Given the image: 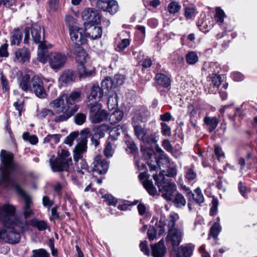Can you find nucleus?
Wrapping results in <instances>:
<instances>
[{"instance_id": "4468645a", "label": "nucleus", "mask_w": 257, "mask_h": 257, "mask_svg": "<svg viewBox=\"0 0 257 257\" xmlns=\"http://www.w3.org/2000/svg\"><path fill=\"white\" fill-rule=\"evenodd\" d=\"M96 7L99 9L107 12L111 15L115 14L118 9L117 3L114 0H98L96 4Z\"/></svg>"}, {"instance_id": "c9c22d12", "label": "nucleus", "mask_w": 257, "mask_h": 257, "mask_svg": "<svg viewBox=\"0 0 257 257\" xmlns=\"http://www.w3.org/2000/svg\"><path fill=\"white\" fill-rule=\"evenodd\" d=\"M31 35L35 43L40 42L41 27L37 25H33L31 28Z\"/></svg>"}, {"instance_id": "a211bd4d", "label": "nucleus", "mask_w": 257, "mask_h": 257, "mask_svg": "<svg viewBox=\"0 0 257 257\" xmlns=\"http://www.w3.org/2000/svg\"><path fill=\"white\" fill-rule=\"evenodd\" d=\"M52 47V45L46 41H43L40 43L38 50V60L39 62L44 64L47 62V50Z\"/></svg>"}, {"instance_id": "f3484780", "label": "nucleus", "mask_w": 257, "mask_h": 257, "mask_svg": "<svg viewBox=\"0 0 257 257\" xmlns=\"http://www.w3.org/2000/svg\"><path fill=\"white\" fill-rule=\"evenodd\" d=\"M134 131L136 136L138 139L142 141L143 142L147 143L155 141L154 138L150 136L146 129L142 127L141 126L137 125V124H134Z\"/></svg>"}, {"instance_id": "f8f14e48", "label": "nucleus", "mask_w": 257, "mask_h": 257, "mask_svg": "<svg viewBox=\"0 0 257 257\" xmlns=\"http://www.w3.org/2000/svg\"><path fill=\"white\" fill-rule=\"evenodd\" d=\"M36 95L40 98H44L47 94L42 79L38 76H35L31 79V88Z\"/></svg>"}, {"instance_id": "bb28decb", "label": "nucleus", "mask_w": 257, "mask_h": 257, "mask_svg": "<svg viewBox=\"0 0 257 257\" xmlns=\"http://www.w3.org/2000/svg\"><path fill=\"white\" fill-rule=\"evenodd\" d=\"M187 197L188 199L192 198L193 200L198 204H200L204 202V197L202 193L201 190L198 187L194 191V193L192 191H189L187 194Z\"/></svg>"}, {"instance_id": "412c9836", "label": "nucleus", "mask_w": 257, "mask_h": 257, "mask_svg": "<svg viewBox=\"0 0 257 257\" xmlns=\"http://www.w3.org/2000/svg\"><path fill=\"white\" fill-rule=\"evenodd\" d=\"M150 116V112L145 108H142L134 114L133 117V124L139 123L140 122L146 121Z\"/></svg>"}, {"instance_id": "5701e85b", "label": "nucleus", "mask_w": 257, "mask_h": 257, "mask_svg": "<svg viewBox=\"0 0 257 257\" xmlns=\"http://www.w3.org/2000/svg\"><path fill=\"white\" fill-rule=\"evenodd\" d=\"M102 96L103 91L99 86L94 85L91 88L89 95L88 96V103H98Z\"/></svg>"}, {"instance_id": "f704fd0d", "label": "nucleus", "mask_w": 257, "mask_h": 257, "mask_svg": "<svg viewBox=\"0 0 257 257\" xmlns=\"http://www.w3.org/2000/svg\"><path fill=\"white\" fill-rule=\"evenodd\" d=\"M22 33L18 29H15L12 33L11 36L10 38L11 45H19L22 39Z\"/></svg>"}, {"instance_id": "20e7f679", "label": "nucleus", "mask_w": 257, "mask_h": 257, "mask_svg": "<svg viewBox=\"0 0 257 257\" xmlns=\"http://www.w3.org/2000/svg\"><path fill=\"white\" fill-rule=\"evenodd\" d=\"M91 135L88 128H85L81 133L80 141L74 150V160L77 166L78 172L84 174L88 172V166L85 160L82 158V154L87 151V139Z\"/></svg>"}, {"instance_id": "c03bdc74", "label": "nucleus", "mask_w": 257, "mask_h": 257, "mask_svg": "<svg viewBox=\"0 0 257 257\" xmlns=\"http://www.w3.org/2000/svg\"><path fill=\"white\" fill-rule=\"evenodd\" d=\"M221 227L218 223H215L213 224L210 229L209 235L212 237L216 238L219 233L220 232Z\"/></svg>"}, {"instance_id": "2f4dec72", "label": "nucleus", "mask_w": 257, "mask_h": 257, "mask_svg": "<svg viewBox=\"0 0 257 257\" xmlns=\"http://www.w3.org/2000/svg\"><path fill=\"white\" fill-rule=\"evenodd\" d=\"M203 121L208 126V130L210 133L213 131L219 123V120L217 117L208 116H206L204 118Z\"/></svg>"}, {"instance_id": "473e14b6", "label": "nucleus", "mask_w": 257, "mask_h": 257, "mask_svg": "<svg viewBox=\"0 0 257 257\" xmlns=\"http://www.w3.org/2000/svg\"><path fill=\"white\" fill-rule=\"evenodd\" d=\"M192 253V249L189 246H181L175 255L172 253L171 257H190Z\"/></svg>"}, {"instance_id": "9b49d317", "label": "nucleus", "mask_w": 257, "mask_h": 257, "mask_svg": "<svg viewBox=\"0 0 257 257\" xmlns=\"http://www.w3.org/2000/svg\"><path fill=\"white\" fill-rule=\"evenodd\" d=\"M69 35L71 41L74 42L76 45L80 46L86 43V39L85 31L82 28L78 27L70 28Z\"/></svg>"}, {"instance_id": "680f3d73", "label": "nucleus", "mask_w": 257, "mask_h": 257, "mask_svg": "<svg viewBox=\"0 0 257 257\" xmlns=\"http://www.w3.org/2000/svg\"><path fill=\"white\" fill-rule=\"evenodd\" d=\"M196 177V173L192 169H188L186 171L185 178L188 181H192Z\"/></svg>"}, {"instance_id": "f03ea898", "label": "nucleus", "mask_w": 257, "mask_h": 257, "mask_svg": "<svg viewBox=\"0 0 257 257\" xmlns=\"http://www.w3.org/2000/svg\"><path fill=\"white\" fill-rule=\"evenodd\" d=\"M80 93L73 92L69 96L66 94L60 95L57 98L51 101L50 105L56 110L58 114L55 118V122L66 121L71 117L79 109V106L75 105L80 101Z\"/></svg>"}, {"instance_id": "bf43d9fd", "label": "nucleus", "mask_w": 257, "mask_h": 257, "mask_svg": "<svg viewBox=\"0 0 257 257\" xmlns=\"http://www.w3.org/2000/svg\"><path fill=\"white\" fill-rule=\"evenodd\" d=\"M161 133L163 135L170 136L171 134L170 127L164 122L161 123Z\"/></svg>"}, {"instance_id": "774afa93", "label": "nucleus", "mask_w": 257, "mask_h": 257, "mask_svg": "<svg viewBox=\"0 0 257 257\" xmlns=\"http://www.w3.org/2000/svg\"><path fill=\"white\" fill-rule=\"evenodd\" d=\"M8 46L7 44H4L2 45L0 47V57H7L9 56V53L8 52Z\"/></svg>"}, {"instance_id": "a18cd8bd", "label": "nucleus", "mask_w": 257, "mask_h": 257, "mask_svg": "<svg viewBox=\"0 0 257 257\" xmlns=\"http://www.w3.org/2000/svg\"><path fill=\"white\" fill-rule=\"evenodd\" d=\"M114 146V143L109 142L108 140L107 141L106 143L105 148L104 150V153L105 156L109 158L112 156V155L114 152L113 146Z\"/></svg>"}, {"instance_id": "de8ad7c7", "label": "nucleus", "mask_w": 257, "mask_h": 257, "mask_svg": "<svg viewBox=\"0 0 257 257\" xmlns=\"http://www.w3.org/2000/svg\"><path fill=\"white\" fill-rule=\"evenodd\" d=\"M23 139L30 142L32 145H36L38 142V139L35 135L30 136L29 133L25 132L23 135Z\"/></svg>"}, {"instance_id": "603ef678", "label": "nucleus", "mask_w": 257, "mask_h": 257, "mask_svg": "<svg viewBox=\"0 0 257 257\" xmlns=\"http://www.w3.org/2000/svg\"><path fill=\"white\" fill-rule=\"evenodd\" d=\"M167 168L168 169L166 171V175L169 177H175L177 173L176 165H174V164H170V165H169V167Z\"/></svg>"}, {"instance_id": "a878e982", "label": "nucleus", "mask_w": 257, "mask_h": 257, "mask_svg": "<svg viewBox=\"0 0 257 257\" xmlns=\"http://www.w3.org/2000/svg\"><path fill=\"white\" fill-rule=\"evenodd\" d=\"M57 116H55V112L52 110L46 108L41 109L37 114V117L40 119L47 118L49 120H51L54 121Z\"/></svg>"}, {"instance_id": "6e6552de", "label": "nucleus", "mask_w": 257, "mask_h": 257, "mask_svg": "<svg viewBox=\"0 0 257 257\" xmlns=\"http://www.w3.org/2000/svg\"><path fill=\"white\" fill-rule=\"evenodd\" d=\"M67 61V57L64 54L60 52H52L47 56L50 67L55 71L63 68Z\"/></svg>"}, {"instance_id": "1a4fd4ad", "label": "nucleus", "mask_w": 257, "mask_h": 257, "mask_svg": "<svg viewBox=\"0 0 257 257\" xmlns=\"http://www.w3.org/2000/svg\"><path fill=\"white\" fill-rule=\"evenodd\" d=\"M81 17L84 21V28L97 24L100 21V16L97 11L91 8H85L81 13Z\"/></svg>"}, {"instance_id": "393cba45", "label": "nucleus", "mask_w": 257, "mask_h": 257, "mask_svg": "<svg viewBox=\"0 0 257 257\" xmlns=\"http://www.w3.org/2000/svg\"><path fill=\"white\" fill-rule=\"evenodd\" d=\"M85 29L86 31L88 37L92 40L97 39L101 36L102 30L100 27L91 25L87 27V28H85Z\"/></svg>"}, {"instance_id": "052dcab7", "label": "nucleus", "mask_w": 257, "mask_h": 257, "mask_svg": "<svg viewBox=\"0 0 257 257\" xmlns=\"http://www.w3.org/2000/svg\"><path fill=\"white\" fill-rule=\"evenodd\" d=\"M65 21L69 26V29L70 30L71 28H75L76 27L75 24H76V20L72 16L68 15L65 17Z\"/></svg>"}, {"instance_id": "7c9ffc66", "label": "nucleus", "mask_w": 257, "mask_h": 257, "mask_svg": "<svg viewBox=\"0 0 257 257\" xmlns=\"http://www.w3.org/2000/svg\"><path fill=\"white\" fill-rule=\"evenodd\" d=\"M110 128L109 125L104 123L95 126L93 128L94 136L98 139L102 138L104 137V133L108 131Z\"/></svg>"}, {"instance_id": "864d4df0", "label": "nucleus", "mask_w": 257, "mask_h": 257, "mask_svg": "<svg viewBox=\"0 0 257 257\" xmlns=\"http://www.w3.org/2000/svg\"><path fill=\"white\" fill-rule=\"evenodd\" d=\"M130 44L129 39H123L117 44L116 50L118 51H122L125 49Z\"/></svg>"}, {"instance_id": "79ce46f5", "label": "nucleus", "mask_w": 257, "mask_h": 257, "mask_svg": "<svg viewBox=\"0 0 257 257\" xmlns=\"http://www.w3.org/2000/svg\"><path fill=\"white\" fill-rule=\"evenodd\" d=\"M208 81L211 82L213 86L218 87L221 83V77L220 75L213 73L211 76L207 78Z\"/></svg>"}, {"instance_id": "0e129e2a", "label": "nucleus", "mask_w": 257, "mask_h": 257, "mask_svg": "<svg viewBox=\"0 0 257 257\" xmlns=\"http://www.w3.org/2000/svg\"><path fill=\"white\" fill-rule=\"evenodd\" d=\"M140 247L142 252L146 255H149L150 254V249L147 245V241H141L140 243Z\"/></svg>"}, {"instance_id": "0eeeda50", "label": "nucleus", "mask_w": 257, "mask_h": 257, "mask_svg": "<svg viewBox=\"0 0 257 257\" xmlns=\"http://www.w3.org/2000/svg\"><path fill=\"white\" fill-rule=\"evenodd\" d=\"M16 207L10 204H5L0 207V220L4 226L10 227L16 222Z\"/></svg>"}, {"instance_id": "ea45409f", "label": "nucleus", "mask_w": 257, "mask_h": 257, "mask_svg": "<svg viewBox=\"0 0 257 257\" xmlns=\"http://www.w3.org/2000/svg\"><path fill=\"white\" fill-rule=\"evenodd\" d=\"M61 136L60 134L48 135L43 140L44 143L58 144L60 142Z\"/></svg>"}, {"instance_id": "58836bf2", "label": "nucleus", "mask_w": 257, "mask_h": 257, "mask_svg": "<svg viewBox=\"0 0 257 257\" xmlns=\"http://www.w3.org/2000/svg\"><path fill=\"white\" fill-rule=\"evenodd\" d=\"M123 116V112L120 110H116L112 113L109 116L111 124H115L120 121Z\"/></svg>"}, {"instance_id": "ddd939ff", "label": "nucleus", "mask_w": 257, "mask_h": 257, "mask_svg": "<svg viewBox=\"0 0 257 257\" xmlns=\"http://www.w3.org/2000/svg\"><path fill=\"white\" fill-rule=\"evenodd\" d=\"M92 165V171L98 174L106 173L108 169V162L100 156L95 157Z\"/></svg>"}, {"instance_id": "4be33fe9", "label": "nucleus", "mask_w": 257, "mask_h": 257, "mask_svg": "<svg viewBox=\"0 0 257 257\" xmlns=\"http://www.w3.org/2000/svg\"><path fill=\"white\" fill-rule=\"evenodd\" d=\"M76 61L78 64H83L87 62L88 55L85 50L80 46H76L73 49Z\"/></svg>"}, {"instance_id": "c85d7f7f", "label": "nucleus", "mask_w": 257, "mask_h": 257, "mask_svg": "<svg viewBox=\"0 0 257 257\" xmlns=\"http://www.w3.org/2000/svg\"><path fill=\"white\" fill-rule=\"evenodd\" d=\"M29 224L34 227H35L40 231H44L49 228V226L47 222L45 220H39L34 218L29 221Z\"/></svg>"}, {"instance_id": "7ed1b4c3", "label": "nucleus", "mask_w": 257, "mask_h": 257, "mask_svg": "<svg viewBox=\"0 0 257 257\" xmlns=\"http://www.w3.org/2000/svg\"><path fill=\"white\" fill-rule=\"evenodd\" d=\"M153 178L162 197L167 201H172L177 208H182L186 201L182 194L177 191L176 184L171 179L166 178L163 172L154 175Z\"/></svg>"}, {"instance_id": "39448f33", "label": "nucleus", "mask_w": 257, "mask_h": 257, "mask_svg": "<svg viewBox=\"0 0 257 257\" xmlns=\"http://www.w3.org/2000/svg\"><path fill=\"white\" fill-rule=\"evenodd\" d=\"M49 163L53 172H58L67 171L69 166L72 164V159L69 152L65 150H61L57 153L56 157L54 155H49Z\"/></svg>"}, {"instance_id": "cd10ccee", "label": "nucleus", "mask_w": 257, "mask_h": 257, "mask_svg": "<svg viewBox=\"0 0 257 257\" xmlns=\"http://www.w3.org/2000/svg\"><path fill=\"white\" fill-rule=\"evenodd\" d=\"M155 78L157 84L163 87L167 88L171 84L170 78L164 74L158 73Z\"/></svg>"}, {"instance_id": "f257e3e1", "label": "nucleus", "mask_w": 257, "mask_h": 257, "mask_svg": "<svg viewBox=\"0 0 257 257\" xmlns=\"http://www.w3.org/2000/svg\"><path fill=\"white\" fill-rule=\"evenodd\" d=\"M0 157L3 165V167L1 169L2 175L0 183L5 186H14L17 192L24 199L25 206L23 209V213L25 219H27L34 214V211L31 208L32 201L31 197L21 188L20 185L16 183L14 179L10 176L11 173L14 171L16 169L14 163V155L5 150H2Z\"/></svg>"}, {"instance_id": "3c124183", "label": "nucleus", "mask_w": 257, "mask_h": 257, "mask_svg": "<svg viewBox=\"0 0 257 257\" xmlns=\"http://www.w3.org/2000/svg\"><path fill=\"white\" fill-rule=\"evenodd\" d=\"M181 7L177 2H173L170 3L168 7L169 12L171 14H176L178 13Z\"/></svg>"}, {"instance_id": "b1692460", "label": "nucleus", "mask_w": 257, "mask_h": 257, "mask_svg": "<svg viewBox=\"0 0 257 257\" xmlns=\"http://www.w3.org/2000/svg\"><path fill=\"white\" fill-rule=\"evenodd\" d=\"M4 238L6 240L12 244L18 243L20 240L21 235L18 232L14 231H6L1 232L0 231V238Z\"/></svg>"}, {"instance_id": "8fccbe9b", "label": "nucleus", "mask_w": 257, "mask_h": 257, "mask_svg": "<svg viewBox=\"0 0 257 257\" xmlns=\"http://www.w3.org/2000/svg\"><path fill=\"white\" fill-rule=\"evenodd\" d=\"M157 165L161 168V166L163 167H168L170 165L169 159L168 157L162 156L160 157L158 160L157 161Z\"/></svg>"}, {"instance_id": "49530a36", "label": "nucleus", "mask_w": 257, "mask_h": 257, "mask_svg": "<svg viewBox=\"0 0 257 257\" xmlns=\"http://www.w3.org/2000/svg\"><path fill=\"white\" fill-rule=\"evenodd\" d=\"M86 115L83 113H78L74 117V121L78 125L83 124L86 121Z\"/></svg>"}, {"instance_id": "423d86ee", "label": "nucleus", "mask_w": 257, "mask_h": 257, "mask_svg": "<svg viewBox=\"0 0 257 257\" xmlns=\"http://www.w3.org/2000/svg\"><path fill=\"white\" fill-rule=\"evenodd\" d=\"M89 108V119L93 123H99L107 120L109 113L107 111L102 109L101 105L98 103L87 104Z\"/></svg>"}, {"instance_id": "4d7b16f0", "label": "nucleus", "mask_w": 257, "mask_h": 257, "mask_svg": "<svg viewBox=\"0 0 257 257\" xmlns=\"http://www.w3.org/2000/svg\"><path fill=\"white\" fill-rule=\"evenodd\" d=\"M117 105L116 96H110L107 100V106L109 109H113Z\"/></svg>"}, {"instance_id": "13d9d810", "label": "nucleus", "mask_w": 257, "mask_h": 257, "mask_svg": "<svg viewBox=\"0 0 257 257\" xmlns=\"http://www.w3.org/2000/svg\"><path fill=\"white\" fill-rule=\"evenodd\" d=\"M34 257H50L49 254L44 249L33 250Z\"/></svg>"}, {"instance_id": "5fc2aeb1", "label": "nucleus", "mask_w": 257, "mask_h": 257, "mask_svg": "<svg viewBox=\"0 0 257 257\" xmlns=\"http://www.w3.org/2000/svg\"><path fill=\"white\" fill-rule=\"evenodd\" d=\"M113 83L110 78H106L102 81L101 84V88L103 90L107 89L108 90L109 89L111 88L113 86Z\"/></svg>"}, {"instance_id": "338daca9", "label": "nucleus", "mask_w": 257, "mask_h": 257, "mask_svg": "<svg viewBox=\"0 0 257 257\" xmlns=\"http://www.w3.org/2000/svg\"><path fill=\"white\" fill-rule=\"evenodd\" d=\"M238 190L241 195L244 198H247V190L246 186L242 183V182H240L238 185Z\"/></svg>"}, {"instance_id": "09e8293b", "label": "nucleus", "mask_w": 257, "mask_h": 257, "mask_svg": "<svg viewBox=\"0 0 257 257\" xmlns=\"http://www.w3.org/2000/svg\"><path fill=\"white\" fill-rule=\"evenodd\" d=\"M125 144L126 146V150L127 151L129 150L131 153H133L136 152L138 150L136 145L131 138H128L127 140H126L125 141Z\"/></svg>"}, {"instance_id": "e433bc0d", "label": "nucleus", "mask_w": 257, "mask_h": 257, "mask_svg": "<svg viewBox=\"0 0 257 257\" xmlns=\"http://www.w3.org/2000/svg\"><path fill=\"white\" fill-rule=\"evenodd\" d=\"M179 219V216L177 213H172L169 215L166 221V224L168 230L172 228H176L175 225L176 222Z\"/></svg>"}, {"instance_id": "4c0bfd02", "label": "nucleus", "mask_w": 257, "mask_h": 257, "mask_svg": "<svg viewBox=\"0 0 257 257\" xmlns=\"http://www.w3.org/2000/svg\"><path fill=\"white\" fill-rule=\"evenodd\" d=\"M19 85L24 91H27L31 88V84H30V76L28 75L24 76L20 80Z\"/></svg>"}, {"instance_id": "a19ab883", "label": "nucleus", "mask_w": 257, "mask_h": 257, "mask_svg": "<svg viewBox=\"0 0 257 257\" xmlns=\"http://www.w3.org/2000/svg\"><path fill=\"white\" fill-rule=\"evenodd\" d=\"M83 130H82L80 132V133H81V132ZM80 138H81V133L79 134L78 132H74L71 133L67 137V138H66V139L65 140L64 143L66 144H68L69 146H71L73 144V141H74V140L76 138H78V143H77V144H78L80 141Z\"/></svg>"}, {"instance_id": "37998d69", "label": "nucleus", "mask_w": 257, "mask_h": 257, "mask_svg": "<svg viewBox=\"0 0 257 257\" xmlns=\"http://www.w3.org/2000/svg\"><path fill=\"white\" fill-rule=\"evenodd\" d=\"M187 62L191 65L195 64L198 60L197 54L193 51L188 52L186 56Z\"/></svg>"}, {"instance_id": "9d476101", "label": "nucleus", "mask_w": 257, "mask_h": 257, "mask_svg": "<svg viewBox=\"0 0 257 257\" xmlns=\"http://www.w3.org/2000/svg\"><path fill=\"white\" fill-rule=\"evenodd\" d=\"M183 235V231L182 228H172L168 231L166 241L171 243L173 247L175 248L182 241Z\"/></svg>"}, {"instance_id": "aec40b11", "label": "nucleus", "mask_w": 257, "mask_h": 257, "mask_svg": "<svg viewBox=\"0 0 257 257\" xmlns=\"http://www.w3.org/2000/svg\"><path fill=\"white\" fill-rule=\"evenodd\" d=\"M139 178L150 195L154 196L157 194V191L156 188L153 184L152 182L147 179L146 173H140L139 175Z\"/></svg>"}, {"instance_id": "2eb2a0df", "label": "nucleus", "mask_w": 257, "mask_h": 257, "mask_svg": "<svg viewBox=\"0 0 257 257\" xmlns=\"http://www.w3.org/2000/svg\"><path fill=\"white\" fill-rule=\"evenodd\" d=\"M15 62L24 64L29 62L31 57L30 50L26 47L18 49L14 54Z\"/></svg>"}, {"instance_id": "6e6d98bb", "label": "nucleus", "mask_w": 257, "mask_h": 257, "mask_svg": "<svg viewBox=\"0 0 257 257\" xmlns=\"http://www.w3.org/2000/svg\"><path fill=\"white\" fill-rule=\"evenodd\" d=\"M225 16V14L224 12L219 8H217L216 9V14H215V20L217 22H220V23H222L224 21V17Z\"/></svg>"}, {"instance_id": "e2e57ef3", "label": "nucleus", "mask_w": 257, "mask_h": 257, "mask_svg": "<svg viewBox=\"0 0 257 257\" xmlns=\"http://www.w3.org/2000/svg\"><path fill=\"white\" fill-rule=\"evenodd\" d=\"M105 201L109 205L115 206L117 202V199L111 195H105L104 196Z\"/></svg>"}, {"instance_id": "72a5a7b5", "label": "nucleus", "mask_w": 257, "mask_h": 257, "mask_svg": "<svg viewBox=\"0 0 257 257\" xmlns=\"http://www.w3.org/2000/svg\"><path fill=\"white\" fill-rule=\"evenodd\" d=\"M74 79V72L71 70H66L63 71L60 77V80L65 84L72 82Z\"/></svg>"}, {"instance_id": "c756f323", "label": "nucleus", "mask_w": 257, "mask_h": 257, "mask_svg": "<svg viewBox=\"0 0 257 257\" xmlns=\"http://www.w3.org/2000/svg\"><path fill=\"white\" fill-rule=\"evenodd\" d=\"M188 113L190 119H197L200 117V106L198 104H189L188 106Z\"/></svg>"}, {"instance_id": "69168bd1", "label": "nucleus", "mask_w": 257, "mask_h": 257, "mask_svg": "<svg viewBox=\"0 0 257 257\" xmlns=\"http://www.w3.org/2000/svg\"><path fill=\"white\" fill-rule=\"evenodd\" d=\"M148 238L150 240H154L157 237V231L154 227H151L148 230Z\"/></svg>"}, {"instance_id": "6ab92c4d", "label": "nucleus", "mask_w": 257, "mask_h": 257, "mask_svg": "<svg viewBox=\"0 0 257 257\" xmlns=\"http://www.w3.org/2000/svg\"><path fill=\"white\" fill-rule=\"evenodd\" d=\"M152 255L153 257H164L166 253V247L163 239L158 243L151 245Z\"/></svg>"}, {"instance_id": "dca6fc26", "label": "nucleus", "mask_w": 257, "mask_h": 257, "mask_svg": "<svg viewBox=\"0 0 257 257\" xmlns=\"http://www.w3.org/2000/svg\"><path fill=\"white\" fill-rule=\"evenodd\" d=\"M95 70V68L90 63L87 62L77 65V71L80 78L94 75Z\"/></svg>"}]
</instances>
